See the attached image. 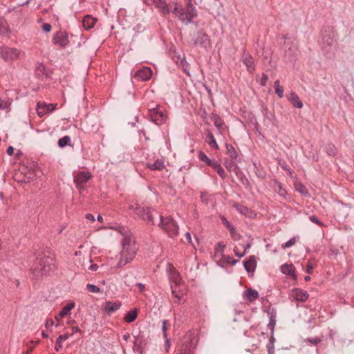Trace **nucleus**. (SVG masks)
<instances>
[{"label": "nucleus", "mask_w": 354, "mask_h": 354, "mask_svg": "<svg viewBox=\"0 0 354 354\" xmlns=\"http://www.w3.org/2000/svg\"><path fill=\"white\" fill-rule=\"evenodd\" d=\"M122 245V250L120 252V259L118 263V267L119 268L125 266L132 261L137 251L135 241L131 235L124 236Z\"/></svg>", "instance_id": "1"}, {"label": "nucleus", "mask_w": 354, "mask_h": 354, "mask_svg": "<svg viewBox=\"0 0 354 354\" xmlns=\"http://www.w3.org/2000/svg\"><path fill=\"white\" fill-rule=\"evenodd\" d=\"M55 268V260L49 256L37 258L32 268V273L35 279L46 276Z\"/></svg>", "instance_id": "2"}, {"label": "nucleus", "mask_w": 354, "mask_h": 354, "mask_svg": "<svg viewBox=\"0 0 354 354\" xmlns=\"http://www.w3.org/2000/svg\"><path fill=\"white\" fill-rule=\"evenodd\" d=\"M176 17H177L182 23L188 25L192 22L194 18L197 16V11L194 6L187 5V8H183L181 5L178 7H174L171 10Z\"/></svg>", "instance_id": "3"}, {"label": "nucleus", "mask_w": 354, "mask_h": 354, "mask_svg": "<svg viewBox=\"0 0 354 354\" xmlns=\"http://www.w3.org/2000/svg\"><path fill=\"white\" fill-rule=\"evenodd\" d=\"M135 214L143 220L147 224L155 225L154 221L155 215H158V213L148 207L141 206L138 204L132 205L129 207Z\"/></svg>", "instance_id": "4"}, {"label": "nucleus", "mask_w": 354, "mask_h": 354, "mask_svg": "<svg viewBox=\"0 0 354 354\" xmlns=\"http://www.w3.org/2000/svg\"><path fill=\"white\" fill-rule=\"evenodd\" d=\"M160 221L158 225L160 226L171 238H174L178 234V225L171 216L164 218L159 215Z\"/></svg>", "instance_id": "5"}, {"label": "nucleus", "mask_w": 354, "mask_h": 354, "mask_svg": "<svg viewBox=\"0 0 354 354\" xmlns=\"http://www.w3.org/2000/svg\"><path fill=\"white\" fill-rule=\"evenodd\" d=\"M149 117L151 120L157 125H161L165 123L167 119V116L165 113L162 107L157 106L149 110Z\"/></svg>", "instance_id": "6"}, {"label": "nucleus", "mask_w": 354, "mask_h": 354, "mask_svg": "<svg viewBox=\"0 0 354 354\" xmlns=\"http://www.w3.org/2000/svg\"><path fill=\"white\" fill-rule=\"evenodd\" d=\"M193 44L203 48L211 47L209 37L203 30L197 31L192 37Z\"/></svg>", "instance_id": "7"}, {"label": "nucleus", "mask_w": 354, "mask_h": 354, "mask_svg": "<svg viewBox=\"0 0 354 354\" xmlns=\"http://www.w3.org/2000/svg\"><path fill=\"white\" fill-rule=\"evenodd\" d=\"M133 350L139 354H144L145 347L148 343V336L144 332L139 331L138 334H133Z\"/></svg>", "instance_id": "8"}, {"label": "nucleus", "mask_w": 354, "mask_h": 354, "mask_svg": "<svg viewBox=\"0 0 354 354\" xmlns=\"http://www.w3.org/2000/svg\"><path fill=\"white\" fill-rule=\"evenodd\" d=\"M19 51L16 48H12L6 46L0 47V56L5 61L14 60L18 58Z\"/></svg>", "instance_id": "9"}, {"label": "nucleus", "mask_w": 354, "mask_h": 354, "mask_svg": "<svg viewBox=\"0 0 354 354\" xmlns=\"http://www.w3.org/2000/svg\"><path fill=\"white\" fill-rule=\"evenodd\" d=\"M91 178V174L88 171H80L74 175V183L76 187L80 189H84V185Z\"/></svg>", "instance_id": "10"}, {"label": "nucleus", "mask_w": 354, "mask_h": 354, "mask_svg": "<svg viewBox=\"0 0 354 354\" xmlns=\"http://www.w3.org/2000/svg\"><path fill=\"white\" fill-rule=\"evenodd\" d=\"M52 41L55 45L61 48H65L68 44V37L66 32L59 30L57 32L52 39Z\"/></svg>", "instance_id": "11"}, {"label": "nucleus", "mask_w": 354, "mask_h": 354, "mask_svg": "<svg viewBox=\"0 0 354 354\" xmlns=\"http://www.w3.org/2000/svg\"><path fill=\"white\" fill-rule=\"evenodd\" d=\"M171 280L173 281V283H175V286H174L173 285H171L172 295L176 299V300L174 301V302L176 304H179L180 303V299L183 294L182 293H177L176 288H177L178 285L180 283L181 279H180V277L179 276L178 272H177L176 271H174L171 274Z\"/></svg>", "instance_id": "12"}, {"label": "nucleus", "mask_w": 354, "mask_h": 354, "mask_svg": "<svg viewBox=\"0 0 354 354\" xmlns=\"http://www.w3.org/2000/svg\"><path fill=\"white\" fill-rule=\"evenodd\" d=\"M152 75V71L149 67L145 66L138 70L134 75L135 79L140 81H147Z\"/></svg>", "instance_id": "13"}, {"label": "nucleus", "mask_w": 354, "mask_h": 354, "mask_svg": "<svg viewBox=\"0 0 354 354\" xmlns=\"http://www.w3.org/2000/svg\"><path fill=\"white\" fill-rule=\"evenodd\" d=\"M56 107V104H46L45 103L44 104H37V112L39 117L44 116L45 114L51 112L52 111L55 110Z\"/></svg>", "instance_id": "14"}, {"label": "nucleus", "mask_w": 354, "mask_h": 354, "mask_svg": "<svg viewBox=\"0 0 354 354\" xmlns=\"http://www.w3.org/2000/svg\"><path fill=\"white\" fill-rule=\"evenodd\" d=\"M242 61L243 64L247 66L248 71L250 73H252L254 70V59L245 50H243L242 55Z\"/></svg>", "instance_id": "15"}, {"label": "nucleus", "mask_w": 354, "mask_h": 354, "mask_svg": "<svg viewBox=\"0 0 354 354\" xmlns=\"http://www.w3.org/2000/svg\"><path fill=\"white\" fill-rule=\"evenodd\" d=\"M308 293L303 290L295 288L292 291V297L298 301H306L308 299Z\"/></svg>", "instance_id": "16"}, {"label": "nucleus", "mask_w": 354, "mask_h": 354, "mask_svg": "<svg viewBox=\"0 0 354 354\" xmlns=\"http://www.w3.org/2000/svg\"><path fill=\"white\" fill-rule=\"evenodd\" d=\"M121 307V304L120 302H111V301H106L104 304V310L105 313L110 315L116 310H118Z\"/></svg>", "instance_id": "17"}, {"label": "nucleus", "mask_w": 354, "mask_h": 354, "mask_svg": "<svg viewBox=\"0 0 354 354\" xmlns=\"http://www.w3.org/2000/svg\"><path fill=\"white\" fill-rule=\"evenodd\" d=\"M243 266L248 273L254 272L257 268L256 257L254 255L250 256L247 261L243 262Z\"/></svg>", "instance_id": "18"}, {"label": "nucleus", "mask_w": 354, "mask_h": 354, "mask_svg": "<svg viewBox=\"0 0 354 354\" xmlns=\"http://www.w3.org/2000/svg\"><path fill=\"white\" fill-rule=\"evenodd\" d=\"M243 297L246 299L247 301L252 302L259 297V294L256 290L250 288L245 291Z\"/></svg>", "instance_id": "19"}, {"label": "nucleus", "mask_w": 354, "mask_h": 354, "mask_svg": "<svg viewBox=\"0 0 354 354\" xmlns=\"http://www.w3.org/2000/svg\"><path fill=\"white\" fill-rule=\"evenodd\" d=\"M97 19L91 15H86L82 20V26L85 30H90L93 28Z\"/></svg>", "instance_id": "20"}, {"label": "nucleus", "mask_w": 354, "mask_h": 354, "mask_svg": "<svg viewBox=\"0 0 354 354\" xmlns=\"http://www.w3.org/2000/svg\"><path fill=\"white\" fill-rule=\"evenodd\" d=\"M282 273L291 276L293 279H296L295 269L292 264L285 263L281 266Z\"/></svg>", "instance_id": "21"}, {"label": "nucleus", "mask_w": 354, "mask_h": 354, "mask_svg": "<svg viewBox=\"0 0 354 354\" xmlns=\"http://www.w3.org/2000/svg\"><path fill=\"white\" fill-rule=\"evenodd\" d=\"M155 6L159 9L163 16L168 15L171 12L168 4L165 0H160Z\"/></svg>", "instance_id": "22"}, {"label": "nucleus", "mask_w": 354, "mask_h": 354, "mask_svg": "<svg viewBox=\"0 0 354 354\" xmlns=\"http://www.w3.org/2000/svg\"><path fill=\"white\" fill-rule=\"evenodd\" d=\"M288 100L296 108L301 109L303 106L302 102L300 100L298 95L294 92H291L290 93V95L288 97Z\"/></svg>", "instance_id": "23"}, {"label": "nucleus", "mask_w": 354, "mask_h": 354, "mask_svg": "<svg viewBox=\"0 0 354 354\" xmlns=\"http://www.w3.org/2000/svg\"><path fill=\"white\" fill-rule=\"evenodd\" d=\"M147 166L151 170L161 171L165 168L164 160L162 159H157L153 163H147Z\"/></svg>", "instance_id": "24"}, {"label": "nucleus", "mask_w": 354, "mask_h": 354, "mask_svg": "<svg viewBox=\"0 0 354 354\" xmlns=\"http://www.w3.org/2000/svg\"><path fill=\"white\" fill-rule=\"evenodd\" d=\"M210 119L214 122L215 127L221 132L224 124V122L221 117L216 113H212L210 116Z\"/></svg>", "instance_id": "25"}, {"label": "nucleus", "mask_w": 354, "mask_h": 354, "mask_svg": "<svg viewBox=\"0 0 354 354\" xmlns=\"http://www.w3.org/2000/svg\"><path fill=\"white\" fill-rule=\"evenodd\" d=\"M70 337V335L68 333H65L64 335H59L55 342V350L58 352L62 348L63 341L67 340Z\"/></svg>", "instance_id": "26"}, {"label": "nucleus", "mask_w": 354, "mask_h": 354, "mask_svg": "<svg viewBox=\"0 0 354 354\" xmlns=\"http://www.w3.org/2000/svg\"><path fill=\"white\" fill-rule=\"evenodd\" d=\"M268 314L269 322L267 326L270 330L271 333H274V326L276 324V313L274 310H272Z\"/></svg>", "instance_id": "27"}, {"label": "nucleus", "mask_w": 354, "mask_h": 354, "mask_svg": "<svg viewBox=\"0 0 354 354\" xmlns=\"http://www.w3.org/2000/svg\"><path fill=\"white\" fill-rule=\"evenodd\" d=\"M211 167L215 170V171L220 176L221 178L225 179L226 178V174L224 169L218 162L214 160V163Z\"/></svg>", "instance_id": "28"}, {"label": "nucleus", "mask_w": 354, "mask_h": 354, "mask_svg": "<svg viewBox=\"0 0 354 354\" xmlns=\"http://www.w3.org/2000/svg\"><path fill=\"white\" fill-rule=\"evenodd\" d=\"M236 160H227V158L224 159L223 165L227 169L228 171L232 172L238 169L237 165L235 163Z\"/></svg>", "instance_id": "29"}, {"label": "nucleus", "mask_w": 354, "mask_h": 354, "mask_svg": "<svg viewBox=\"0 0 354 354\" xmlns=\"http://www.w3.org/2000/svg\"><path fill=\"white\" fill-rule=\"evenodd\" d=\"M206 142L210 145L212 148H214L215 149H218V145L214 137V135L212 133L209 131H207V136H206Z\"/></svg>", "instance_id": "30"}, {"label": "nucleus", "mask_w": 354, "mask_h": 354, "mask_svg": "<svg viewBox=\"0 0 354 354\" xmlns=\"http://www.w3.org/2000/svg\"><path fill=\"white\" fill-rule=\"evenodd\" d=\"M138 316V310L136 308H134L127 313L124 317V320L127 323H131L136 319Z\"/></svg>", "instance_id": "31"}, {"label": "nucleus", "mask_w": 354, "mask_h": 354, "mask_svg": "<svg viewBox=\"0 0 354 354\" xmlns=\"http://www.w3.org/2000/svg\"><path fill=\"white\" fill-rule=\"evenodd\" d=\"M75 308V303L74 302H70L68 304H66L65 306L62 308V309L59 313V316L61 318H63L64 317L66 316L70 311Z\"/></svg>", "instance_id": "32"}, {"label": "nucleus", "mask_w": 354, "mask_h": 354, "mask_svg": "<svg viewBox=\"0 0 354 354\" xmlns=\"http://www.w3.org/2000/svg\"><path fill=\"white\" fill-rule=\"evenodd\" d=\"M225 147L227 150V154L230 157L232 160H236L238 158V153L236 151L235 148L230 144L226 143Z\"/></svg>", "instance_id": "33"}, {"label": "nucleus", "mask_w": 354, "mask_h": 354, "mask_svg": "<svg viewBox=\"0 0 354 354\" xmlns=\"http://www.w3.org/2000/svg\"><path fill=\"white\" fill-rule=\"evenodd\" d=\"M325 151L328 155L331 156H334L337 153V148L332 143H328L326 145Z\"/></svg>", "instance_id": "34"}, {"label": "nucleus", "mask_w": 354, "mask_h": 354, "mask_svg": "<svg viewBox=\"0 0 354 354\" xmlns=\"http://www.w3.org/2000/svg\"><path fill=\"white\" fill-rule=\"evenodd\" d=\"M71 145V138L68 136H65L58 140V146L60 148H64L66 146Z\"/></svg>", "instance_id": "35"}, {"label": "nucleus", "mask_w": 354, "mask_h": 354, "mask_svg": "<svg viewBox=\"0 0 354 354\" xmlns=\"http://www.w3.org/2000/svg\"><path fill=\"white\" fill-rule=\"evenodd\" d=\"M198 158L200 160L205 162L209 166H212L214 163V161L209 159L202 151L198 152Z\"/></svg>", "instance_id": "36"}, {"label": "nucleus", "mask_w": 354, "mask_h": 354, "mask_svg": "<svg viewBox=\"0 0 354 354\" xmlns=\"http://www.w3.org/2000/svg\"><path fill=\"white\" fill-rule=\"evenodd\" d=\"M234 207L241 214H243L245 216H248V213L250 212V209L248 207H247L246 206H244V205H242L236 203V204L234 205Z\"/></svg>", "instance_id": "37"}, {"label": "nucleus", "mask_w": 354, "mask_h": 354, "mask_svg": "<svg viewBox=\"0 0 354 354\" xmlns=\"http://www.w3.org/2000/svg\"><path fill=\"white\" fill-rule=\"evenodd\" d=\"M222 261L225 264H231L232 266H234L239 261L238 259H234L230 256H226V255H222Z\"/></svg>", "instance_id": "38"}, {"label": "nucleus", "mask_w": 354, "mask_h": 354, "mask_svg": "<svg viewBox=\"0 0 354 354\" xmlns=\"http://www.w3.org/2000/svg\"><path fill=\"white\" fill-rule=\"evenodd\" d=\"M295 188L297 192H299L301 194H303L304 196L308 195V192L306 187L301 183H299V182L296 183L295 184Z\"/></svg>", "instance_id": "39"}, {"label": "nucleus", "mask_w": 354, "mask_h": 354, "mask_svg": "<svg viewBox=\"0 0 354 354\" xmlns=\"http://www.w3.org/2000/svg\"><path fill=\"white\" fill-rule=\"evenodd\" d=\"M274 86L275 89V93L279 97H282L283 96V88L281 86H280L279 80H276L274 82Z\"/></svg>", "instance_id": "40"}, {"label": "nucleus", "mask_w": 354, "mask_h": 354, "mask_svg": "<svg viewBox=\"0 0 354 354\" xmlns=\"http://www.w3.org/2000/svg\"><path fill=\"white\" fill-rule=\"evenodd\" d=\"M225 248V245L223 242H218L215 247V254L223 255Z\"/></svg>", "instance_id": "41"}, {"label": "nucleus", "mask_w": 354, "mask_h": 354, "mask_svg": "<svg viewBox=\"0 0 354 354\" xmlns=\"http://www.w3.org/2000/svg\"><path fill=\"white\" fill-rule=\"evenodd\" d=\"M228 230L230 231L232 239L234 241H239L241 238V235L236 232L234 226Z\"/></svg>", "instance_id": "42"}, {"label": "nucleus", "mask_w": 354, "mask_h": 354, "mask_svg": "<svg viewBox=\"0 0 354 354\" xmlns=\"http://www.w3.org/2000/svg\"><path fill=\"white\" fill-rule=\"evenodd\" d=\"M10 104L11 102L10 100L4 101L0 97V110L7 111L9 109Z\"/></svg>", "instance_id": "43"}, {"label": "nucleus", "mask_w": 354, "mask_h": 354, "mask_svg": "<svg viewBox=\"0 0 354 354\" xmlns=\"http://www.w3.org/2000/svg\"><path fill=\"white\" fill-rule=\"evenodd\" d=\"M86 288H87V290L91 292L98 293V292H101L100 289L97 286H96L95 285H93V284L88 283V284H87Z\"/></svg>", "instance_id": "44"}, {"label": "nucleus", "mask_w": 354, "mask_h": 354, "mask_svg": "<svg viewBox=\"0 0 354 354\" xmlns=\"http://www.w3.org/2000/svg\"><path fill=\"white\" fill-rule=\"evenodd\" d=\"M167 320H163L162 321V333H163V336H164V337L166 339V343L169 344V339L167 338Z\"/></svg>", "instance_id": "45"}, {"label": "nucleus", "mask_w": 354, "mask_h": 354, "mask_svg": "<svg viewBox=\"0 0 354 354\" xmlns=\"http://www.w3.org/2000/svg\"><path fill=\"white\" fill-rule=\"evenodd\" d=\"M276 192L278 193L281 196H285L286 194V191L283 189L280 183L277 184V187L275 188Z\"/></svg>", "instance_id": "46"}, {"label": "nucleus", "mask_w": 354, "mask_h": 354, "mask_svg": "<svg viewBox=\"0 0 354 354\" xmlns=\"http://www.w3.org/2000/svg\"><path fill=\"white\" fill-rule=\"evenodd\" d=\"M295 239L292 238L289 241L286 242L284 244H283L282 247H283V248H290L292 245H293L295 244Z\"/></svg>", "instance_id": "47"}, {"label": "nucleus", "mask_w": 354, "mask_h": 354, "mask_svg": "<svg viewBox=\"0 0 354 354\" xmlns=\"http://www.w3.org/2000/svg\"><path fill=\"white\" fill-rule=\"evenodd\" d=\"M221 221L222 223L228 229L230 230L233 227V225L227 220V218L224 216L221 217Z\"/></svg>", "instance_id": "48"}, {"label": "nucleus", "mask_w": 354, "mask_h": 354, "mask_svg": "<svg viewBox=\"0 0 354 354\" xmlns=\"http://www.w3.org/2000/svg\"><path fill=\"white\" fill-rule=\"evenodd\" d=\"M309 218L313 223H315L319 226L322 225V223L315 215L310 216Z\"/></svg>", "instance_id": "49"}, {"label": "nucleus", "mask_w": 354, "mask_h": 354, "mask_svg": "<svg viewBox=\"0 0 354 354\" xmlns=\"http://www.w3.org/2000/svg\"><path fill=\"white\" fill-rule=\"evenodd\" d=\"M268 354L274 353V344L272 343H268L267 344Z\"/></svg>", "instance_id": "50"}, {"label": "nucleus", "mask_w": 354, "mask_h": 354, "mask_svg": "<svg viewBox=\"0 0 354 354\" xmlns=\"http://www.w3.org/2000/svg\"><path fill=\"white\" fill-rule=\"evenodd\" d=\"M307 341L310 342L313 345H317L321 342V339L318 337H313V338H308L307 339Z\"/></svg>", "instance_id": "51"}, {"label": "nucleus", "mask_w": 354, "mask_h": 354, "mask_svg": "<svg viewBox=\"0 0 354 354\" xmlns=\"http://www.w3.org/2000/svg\"><path fill=\"white\" fill-rule=\"evenodd\" d=\"M181 64H182V66L183 67V70L187 74V75H189V71H188V66H189V64L188 63L186 62L185 59H183L181 61Z\"/></svg>", "instance_id": "52"}, {"label": "nucleus", "mask_w": 354, "mask_h": 354, "mask_svg": "<svg viewBox=\"0 0 354 354\" xmlns=\"http://www.w3.org/2000/svg\"><path fill=\"white\" fill-rule=\"evenodd\" d=\"M323 41L326 43H327L328 45H332L334 42L333 39L330 37H327L326 36L323 37Z\"/></svg>", "instance_id": "53"}, {"label": "nucleus", "mask_w": 354, "mask_h": 354, "mask_svg": "<svg viewBox=\"0 0 354 354\" xmlns=\"http://www.w3.org/2000/svg\"><path fill=\"white\" fill-rule=\"evenodd\" d=\"M42 28L44 31L48 32L51 30L52 26L50 24H44Z\"/></svg>", "instance_id": "54"}, {"label": "nucleus", "mask_w": 354, "mask_h": 354, "mask_svg": "<svg viewBox=\"0 0 354 354\" xmlns=\"http://www.w3.org/2000/svg\"><path fill=\"white\" fill-rule=\"evenodd\" d=\"M263 113L266 118H267L268 120H269L270 122H272V115L270 113V115H268V111L267 109H263Z\"/></svg>", "instance_id": "55"}, {"label": "nucleus", "mask_w": 354, "mask_h": 354, "mask_svg": "<svg viewBox=\"0 0 354 354\" xmlns=\"http://www.w3.org/2000/svg\"><path fill=\"white\" fill-rule=\"evenodd\" d=\"M185 236H186V239L187 240V241L192 245V246L196 248V245L192 243V236H191V234L187 232H186L185 234Z\"/></svg>", "instance_id": "56"}, {"label": "nucleus", "mask_w": 354, "mask_h": 354, "mask_svg": "<svg viewBox=\"0 0 354 354\" xmlns=\"http://www.w3.org/2000/svg\"><path fill=\"white\" fill-rule=\"evenodd\" d=\"M268 79V75L266 74H265V73H263L262 77H261V86H265Z\"/></svg>", "instance_id": "57"}, {"label": "nucleus", "mask_w": 354, "mask_h": 354, "mask_svg": "<svg viewBox=\"0 0 354 354\" xmlns=\"http://www.w3.org/2000/svg\"><path fill=\"white\" fill-rule=\"evenodd\" d=\"M55 324L54 321L53 319H47L45 323L46 328H49Z\"/></svg>", "instance_id": "58"}, {"label": "nucleus", "mask_w": 354, "mask_h": 354, "mask_svg": "<svg viewBox=\"0 0 354 354\" xmlns=\"http://www.w3.org/2000/svg\"><path fill=\"white\" fill-rule=\"evenodd\" d=\"M234 252L235 255L239 257V258L243 257L245 255V252H243V253H240L236 247L234 249Z\"/></svg>", "instance_id": "59"}, {"label": "nucleus", "mask_w": 354, "mask_h": 354, "mask_svg": "<svg viewBox=\"0 0 354 354\" xmlns=\"http://www.w3.org/2000/svg\"><path fill=\"white\" fill-rule=\"evenodd\" d=\"M313 266L310 263H308L307 264L306 272H307L308 274H311V273H312V271H313Z\"/></svg>", "instance_id": "60"}, {"label": "nucleus", "mask_w": 354, "mask_h": 354, "mask_svg": "<svg viewBox=\"0 0 354 354\" xmlns=\"http://www.w3.org/2000/svg\"><path fill=\"white\" fill-rule=\"evenodd\" d=\"M82 333V331L78 326H73L71 335H73L74 333Z\"/></svg>", "instance_id": "61"}, {"label": "nucleus", "mask_w": 354, "mask_h": 354, "mask_svg": "<svg viewBox=\"0 0 354 354\" xmlns=\"http://www.w3.org/2000/svg\"><path fill=\"white\" fill-rule=\"evenodd\" d=\"M85 218L91 221H95V217L91 214H86L85 216Z\"/></svg>", "instance_id": "62"}, {"label": "nucleus", "mask_w": 354, "mask_h": 354, "mask_svg": "<svg viewBox=\"0 0 354 354\" xmlns=\"http://www.w3.org/2000/svg\"><path fill=\"white\" fill-rule=\"evenodd\" d=\"M7 153L9 156H12L14 153V148L12 146L8 147L6 151Z\"/></svg>", "instance_id": "63"}, {"label": "nucleus", "mask_w": 354, "mask_h": 354, "mask_svg": "<svg viewBox=\"0 0 354 354\" xmlns=\"http://www.w3.org/2000/svg\"><path fill=\"white\" fill-rule=\"evenodd\" d=\"M136 286H138V288H139L140 291H141V292L144 291L145 289V285L141 283H136Z\"/></svg>", "instance_id": "64"}]
</instances>
